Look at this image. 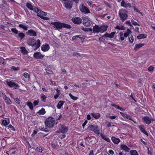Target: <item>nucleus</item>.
I'll list each match as a JSON object with an SVG mask.
<instances>
[{
    "label": "nucleus",
    "mask_w": 155,
    "mask_h": 155,
    "mask_svg": "<svg viewBox=\"0 0 155 155\" xmlns=\"http://www.w3.org/2000/svg\"><path fill=\"white\" fill-rule=\"evenodd\" d=\"M134 10L136 11V12L140 13V14H142V13L140 12L136 8V7H134Z\"/></svg>",
    "instance_id": "obj_61"
},
{
    "label": "nucleus",
    "mask_w": 155,
    "mask_h": 155,
    "mask_svg": "<svg viewBox=\"0 0 155 155\" xmlns=\"http://www.w3.org/2000/svg\"><path fill=\"white\" fill-rule=\"evenodd\" d=\"M81 29L82 30L86 32H88L89 31L91 32L92 31V30L91 28L82 27Z\"/></svg>",
    "instance_id": "obj_28"
},
{
    "label": "nucleus",
    "mask_w": 155,
    "mask_h": 155,
    "mask_svg": "<svg viewBox=\"0 0 155 155\" xmlns=\"http://www.w3.org/2000/svg\"><path fill=\"white\" fill-rule=\"evenodd\" d=\"M79 9L80 11L84 13L88 14L90 12V11L88 8L84 6L83 4L81 5L79 7Z\"/></svg>",
    "instance_id": "obj_6"
},
{
    "label": "nucleus",
    "mask_w": 155,
    "mask_h": 155,
    "mask_svg": "<svg viewBox=\"0 0 155 155\" xmlns=\"http://www.w3.org/2000/svg\"><path fill=\"white\" fill-rule=\"evenodd\" d=\"M26 6L30 10H33V7L30 3H27L26 4Z\"/></svg>",
    "instance_id": "obj_32"
},
{
    "label": "nucleus",
    "mask_w": 155,
    "mask_h": 155,
    "mask_svg": "<svg viewBox=\"0 0 155 155\" xmlns=\"http://www.w3.org/2000/svg\"><path fill=\"white\" fill-rule=\"evenodd\" d=\"M23 76L24 77L26 78H29V75L28 73H25L23 74Z\"/></svg>",
    "instance_id": "obj_55"
},
{
    "label": "nucleus",
    "mask_w": 155,
    "mask_h": 155,
    "mask_svg": "<svg viewBox=\"0 0 155 155\" xmlns=\"http://www.w3.org/2000/svg\"><path fill=\"white\" fill-rule=\"evenodd\" d=\"M81 36V35H76L72 37V39L73 40H74L78 38H79L80 36Z\"/></svg>",
    "instance_id": "obj_50"
},
{
    "label": "nucleus",
    "mask_w": 155,
    "mask_h": 155,
    "mask_svg": "<svg viewBox=\"0 0 155 155\" xmlns=\"http://www.w3.org/2000/svg\"><path fill=\"white\" fill-rule=\"evenodd\" d=\"M130 4L129 3L126 4L124 0H122L121 3V6L127 8L128 7L130 6Z\"/></svg>",
    "instance_id": "obj_21"
},
{
    "label": "nucleus",
    "mask_w": 155,
    "mask_h": 155,
    "mask_svg": "<svg viewBox=\"0 0 155 155\" xmlns=\"http://www.w3.org/2000/svg\"><path fill=\"white\" fill-rule=\"evenodd\" d=\"M71 20L74 24L79 25L82 22V19L79 17L73 18Z\"/></svg>",
    "instance_id": "obj_10"
},
{
    "label": "nucleus",
    "mask_w": 155,
    "mask_h": 155,
    "mask_svg": "<svg viewBox=\"0 0 155 155\" xmlns=\"http://www.w3.org/2000/svg\"><path fill=\"white\" fill-rule=\"evenodd\" d=\"M91 115L96 119L99 118L100 117V115L99 113H91Z\"/></svg>",
    "instance_id": "obj_30"
},
{
    "label": "nucleus",
    "mask_w": 155,
    "mask_h": 155,
    "mask_svg": "<svg viewBox=\"0 0 155 155\" xmlns=\"http://www.w3.org/2000/svg\"><path fill=\"white\" fill-rule=\"evenodd\" d=\"M9 123V121H7L5 120H3L2 121V124L5 126H6Z\"/></svg>",
    "instance_id": "obj_43"
},
{
    "label": "nucleus",
    "mask_w": 155,
    "mask_h": 155,
    "mask_svg": "<svg viewBox=\"0 0 155 155\" xmlns=\"http://www.w3.org/2000/svg\"><path fill=\"white\" fill-rule=\"evenodd\" d=\"M64 102L62 101H60L59 102L57 106V107L58 109H60L62 106L63 105Z\"/></svg>",
    "instance_id": "obj_31"
},
{
    "label": "nucleus",
    "mask_w": 155,
    "mask_h": 155,
    "mask_svg": "<svg viewBox=\"0 0 155 155\" xmlns=\"http://www.w3.org/2000/svg\"><path fill=\"white\" fill-rule=\"evenodd\" d=\"M131 33V31L129 29H127L126 32L124 33V37H127L128 36H129L130 34Z\"/></svg>",
    "instance_id": "obj_25"
},
{
    "label": "nucleus",
    "mask_w": 155,
    "mask_h": 155,
    "mask_svg": "<svg viewBox=\"0 0 155 155\" xmlns=\"http://www.w3.org/2000/svg\"><path fill=\"white\" fill-rule=\"evenodd\" d=\"M107 27L105 25L101 26L100 27V32L101 33H103L104 32L106 31L107 30Z\"/></svg>",
    "instance_id": "obj_23"
},
{
    "label": "nucleus",
    "mask_w": 155,
    "mask_h": 155,
    "mask_svg": "<svg viewBox=\"0 0 155 155\" xmlns=\"http://www.w3.org/2000/svg\"><path fill=\"white\" fill-rule=\"evenodd\" d=\"M119 36L120 38H119V40L123 41L124 40V33L122 32H120L119 33Z\"/></svg>",
    "instance_id": "obj_35"
},
{
    "label": "nucleus",
    "mask_w": 155,
    "mask_h": 155,
    "mask_svg": "<svg viewBox=\"0 0 155 155\" xmlns=\"http://www.w3.org/2000/svg\"><path fill=\"white\" fill-rule=\"evenodd\" d=\"M49 68H45V70L46 71L47 73L48 74H50L52 73V71L49 70Z\"/></svg>",
    "instance_id": "obj_54"
},
{
    "label": "nucleus",
    "mask_w": 155,
    "mask_h": 155,
    "mask_svg": "<svg viewBox=\"0 0 155 155\" xmlns=\"http://www.w3.org/2000/svg\"><path fill=\"white\" fill-rule=\"evenodd\" d=\"M47 14V13L46 12L39 9V18L44 20H48L49 19V18L47 17H45V16Z\"/></svg>",
    "instance_id": "obj_8"
},
{
    "label": "nucleus",
    "mask_w": 155,
    "mask_h": 155,
    "mask_svg": "<svg viewBox=\"0 0 155 155\" xmlns=\"http://www.w3.org/2000/svg\"><path fill=\"white\" fill-rule=\"evenodd\" d=\"M101 136L102 138L103 139L108 142H110V140L108 137L105 136H103L102 134H101Z\"/></svg>",
    "instance_id": "obj_39"
},
{
    "label": "nucleus",
    "mask_w": 155,
    "mask_h": 155,
    "mask_svg": "<svg viewBox=\"0 0 155 155\" xmlns=\"http://www.w3.org/2000/svg\"><path fill=\"white\" fill-rule=\"evenodd\" d=\"M5 103L8 104H11L12 103V102L10 99V98L8 97L5 100Z\"/></svg>",
    "instance_id": "obj_47"
},
{
    "label": "nucleus",
    "mask_w": 155,
    "mask_h": 155,
    "mask_svg": "<svg viewBox=\"0 0 155 155\" xmlns=\"http://www.w3.org/2000/svg\"><path fill=\"white\" fill-rule=\"evenodd\" d=\"M61 70L63 74H65L66 73V71L64 68H62Z\"/></svg>",
    "instance_id": "obj_64"
},
{
    "label": "nucleus",
    "mask_w": 155,
    "mask_h": 155,
    "mask_svg": "<svg viewBox=\"0 0 155 155\" xmlns=\"http://www.w3.org/2000/svg\"><path fill=\"white\" fill-rule=\"evenodd\" d=\"M51 24L53 25V27L55 28L58 30L61 29L63 28L68 29H70L71 28L70 25L59 22H52Z\"/></svg>",
    "instance_id": "obj_1"
},
{
    "label": "nucleus",
    "mask_w": 155,
    "mask_h": 155,
    "mask_svg": "<svg viewBox=\"0 0 155 155\" xmlns=\"http://www.w3.org/2000/svg\"><path fill=\"white\" fill-rule=\"evenodd\" d=\"M73 55L77 56H80V54L77 52H74L73 53Z\"/></svg>",
    "instance_id": "obj_62"
},
{
    "label": "nucleus",
    "mask_w": 155,
    "mask_h": 155,
    "mask_svg": "<svg viewBox=\"0 0 155 155\" xmlns=\"http://www.w3.org/2000/svg\"><path fill=\"white\" fill-rule=\"evenodd\" d=\"M111 140L114 143H115V144L118 143L120 141V140L119 139L116 138L114 137H112Z\"/></svg>",
    "instance_id": "obj_24"
},
{
    "label": "nucleus",
    "mask_w": 155,
    "mask_h": 155,
    "mask_svg": "<svg viewBox=\"0 0 155 155\" xmlns=\"http://www.w3.org/2000/svg\"><path fill=\"white\" fill-rule=\"evenodd\" d=\"M115 31H113L111 32L110 34L106 33L105 34L106 37V38L107 37L110 38H112L114 37V35L115 34Z\"/></svg>",
    "instance_id": "obj_17"
},
{
    "label": "nucleus",
    "mask_w": 155,
    "mask_h": 155,
    "mask_svg": "<svg viewBox=\"0 0 155 155\" xmlns=\"http://www.w3.org/2000/svg\"><path fill=\"white\" fill-rule=\"evenodd\" d=\"M15 101L16 103L18 104H19L20 103V100L18 98H15Z\"/></svg>",
    "instance_id": "obj_57"
},
{
    "label": "nucleus",
    "mask_w": 155,
    "mask_h": 155,
    "mask_svg": "<svg viewBox=\"0 0 155 155\" xmlns=\"http://www.w3.org/2000/svg\"><path fill=\"white\" fill-rule=\"evenodd\" d=\"M103 9L102 8L100 7V5H99L98 6H97L96 7V8H95V10L97 11H99L102 10Z\"/></svg>",
    "instance_id": "obj_48"
},
{
    "label": "nucleus",
    "mask_w": 155,
    "mask_h": 155,
    "mask_svg": "<svg viewBox=\"0 0 155 155\" xmlns=\"http://www.w3.org/2000/svg\"><path fill=\"white\" fill-rule=\"evenodd\" d=\"M64 6L68 9H70L72 7V3L70 1L67 0L64 3Z\"/></svg>",
    "instance_id": "obj_12"
},
{
    "label": "nucleus",
    "mask_w": 155,
    "mask_h": 155,
    "mask_svg": "<svg viewBox=\"0 0 155 155\" xmlns=\"http://www.w3.org/2000/svg\"><path fill=\"white\" fill-rule=\"evenodd\" d=\"M120 148L122 150H123L126 152H128L130 150V149L126 145L122 144L120 145Z\"/></svg>",
    "instance_id": "obj_18"
},
{
    "label": "nucleus",
    "mask_w": 155,
    "mask_h": 155,
    "mask_svg": "<svg viewBox=\"0 0 155 155\" xmlns=\"http://www.w3.org/2000/svg\"><path fill=\"white\" fill-rule=\"evenodd\" d=\"M143 121L146 124H150L151 122L154 120V119L148 116H145L142 118Z\"/></svg>",
    "instance_id": "obj_9"
},
{
    "label": "nucleus",
    "mask_w": 155,
    "mask_h": 155,
    "mask_svg": "<svg viewBox=\"0 0 155 155\" xmlns=\"http://www.w3.org/2000/svg\"><path fill=\"white\" fill-rule=\"evenodd\" d=\"M27 35L30 36L35 37L37 36L36 32L33 29H30L28 30L26 33Z\"/></svg>",
    "instance_id": "obj_14"
},
{
    "label": "nucleus",
    "mask_w": 155,
    "mask_h": 155,
    "mask_svg": "<svg viewBox=\"0 0 155 155\" xmlns=\"http://www.w3.org/2000/svg\"><path fill=\"white\" fill-rule=\"evenodd\" d=\"M45 125L49 128L53 127L54 124V119L52 117H49L45 121Z\"/></svg>",
    "instance_id": "obj_4"
},
{
    "label": "nucleus",
    "mask_w": 155,
    "mask_h": 155,
    "mask_svg": "<svg viewBox=\"0 0 155 155\" xmlns=\"http://www.w3.org/2000/svg\"><path fill=\"white\" fill-rule=\"evenodd\" d=\"M145 45L144 43H139L136 44L135 45L134 49L135 51H136L139 48Z\"/></svg>",
    "instance_id": "obj_16"
},
{
    "label": "nucleus",
    "mask_w": 155,
    "mask_h": 155,
    "mask_svg": "<svg viewBox=\"0 0 155 155\" xmlns=\"http://www.w3.org/2000/svg\"><path fill=\"white\" fill-rule=\"evenodd\" d=\"M92 30L94 33L98 34L100 32V27L97 25H95L94 26Z\"/></svg>",
    "instance_id": "obj_15"
},
{
    "label": "nucleus",
    "mask_w": 155,
    "mask_h": 155,
    "mask_svg": "<svg viewBox=\"0 0 155 155\" xmlns=\"http://www.w3.org/2000/svg\"><path fill=\"white\" fill-rule=\"evenodd\" d=\"M20 49L23 54H25L27 53L28 52L24 47H21Z\"/></svg>",
    "instance_id": "obj_34"
},
{
    "label": "nucleus",
    "mask_w": 155,
    "mask_h": 155,
    "mask_svg": "<svg viewBox=\"0 0 155 155\" xmlns=\"http://www.w3.org/2000/svg\"><path fill=\"white\" fill-rule=\"evenodd\" d=\"M129 41L130 43H132L133 42L134 40V38L133 36L131 35H129Z\"/></svg>",
    "instance_id": "obj_40"
},
{
    "label": "nucleus",
    "mask_w": 155,
    "mask_h": 155,
    "mask_svg": "<svg viewBox=\"0 0 155 155\" xmlns=\"http://www.w3.org/2000/svg\"><path fill=\"white\" fill-rule=\"evenodd\" d=\"M12 31L15 34H18V32H20V31H19L16 28H12L11 29Z\"/></svg>",
    "instance_id": "obj_41"
},
{
    "label": "nucleus",
    "mask_w": 155,
    "mask_h": 155,
    "mask_svg": "<svg viewBox=\"0 0 155 155\" xmlns=\"http://www.w3.org/2000/svg\"><path fill=\"white\" fill-rule=\"evenodd\" d=\"M50 49V46L48 44L45 43L41 47V50L44 52L48 51Z\"/></svg>",
    "instance_id": "obj_13"
},
{
    "label": "nucleus",
    "mask_w": 155,
    "mask_h": 155,
    "mask_svg": "<svg viewBox=\"0 0 155 155\" xmlns=\"http://www.w3.org/2000/svg\"><path fill=\"white\" fill-rule=\"evenodd\" d=\"M25 36V34L23 32H19L18 33V36L20 40H22Z\"/></svg>",
    "instance_id": "obj_27"
},
{
    "label": "nucleus",
    "mask_w": 155,
    "mask_h": 155,
    "mask_svg": "<svg viewBox=\"0 0 155 155\" xmlns=\"http://www.w3.org/2000/svg\"><path fill=\"white\" fill-rule=\"evenodd\" d=\"M135 30L137 32H139V28L138 27H135Z\"/></svg>",
    "instance_id": "obj_63"
},
{
    "label": "nucleus",
    "mask_w": 155,
    "mask_h": 155,
    "mask_svg": "<svg viewBox=\"0 0 155 155\" xmlns=\"http://www.w3.org/2000/svg\"><path fill=\"white\" fill-rule=\"evenodd\" d=\"M120 114L122 116L126 118L127 119H128L129 120H133L131 118V117L130 116L126 114H125L121 112H120Z\"/></svg>",
    "instance_id": "obj_22"
},
{
    "label": "nucleus",
    "mask_w": 155,
    "mask_h": 155,
    "mask_svg": "<svg viewBox=\"0 0 155 155\" xmlns=\"http://www.w3.org/2000/svg\"><path fill=\"white\" fill-rule=\"evenodd\" d=\"M88 129L93 131L97 135L100 134L99 128L96 125H91L88 127Z\"/></svg>",
    "instance_id": "obj_5"
},
{
    "label": "nucleus",
    "mask_w": 155,
    "mask_h": 155,
    "mask_svg": "<svg viewBox=\"0 0 155 155\" xmlns=\"http://www.w3.org/2000/svg\"><path fill=\"white\" fill-rule=\"evenodd\" d=\"M27 43L28 45L31 46H34L36 45V49L39 48V39H38L36 41L33 38H30L27 40Z\"/></svg>",
    "instance_id": "obj_3"
},
{
    "label": "nucleus",
    "mask_w": 155,
    "mask_h": 155,
    "mask_svg": "<svg viewBox=\"0 0 155 155\" xmlns=\"http://www.w3.org/2000/svg\"><path fill=\"white\" fill-rule=\"evenodd\" d=\"M81 35L82 36H80L79 38H80L82 42H83L84 41V39H85L84 36L83 35Z\"/></svg>",
    "instance_id": "obj_53"
},
{
    "label": "nucleus",
    "mask_w": 155,
    "mask_h": 155,
    "mask_svg": "<svg viewBox=\"0 0 155 155\" xmlns=\"http://www.w3.org/2000/svg\"><path fill=\"white\" fill-rule=\"evenodd\" d=\"M46 113V111L44 108H42L41 109L39 110V114L44 115Z\"/></svg>",
    "instance_id": "obj_38"
},
{
    "label": "nucleus",
    "mask_w": 155,
    "mask_h": 155,
    "mask_svg": "<svg viewBox=\"0 0 155 155\" xmlns=\"http://www.w3.org/2000/svg\"><path fill=\"white\" fill-rule=\"evenodd\" d=\"M131 155H139L137 152L136 150H131L130 151Z\"/></svg>",
    "instance_id": "obj_42"
},
{
    "label": "nucleus",
    "mask_w": 155,
    "mask_h": 155,
    "mask_svg": "<svg viewBox=\"0 0 155 155\" xmlns=\"http://www.w3.org/2000/svg\"><path fill=\"white\" fill-rule=\"evenodd\" d=\"M47 97L43 94H41L40 95V98L41 101L44 102H46V99Z\"/></svg>",
    "instance_id": "obj_36"
},
{
    "label": "nucleus",
    "mask_w": 155,
    "mask_h": 155,
    "mask_svg": "<svg viewBox=\"0 0 155 155\" xmlns=\"http://www.w3.org/2000/svg\"><path fill=\"white\" fill-rule=\"evenodd\" d=\"M33 11L37 13V15L39 16V9L36 7H35L33 8Z\"/></svg>",
    "instance_id": "obj_46"
},
{
    "label": "nucleus",
    "mask_w": 155,
    "mask_h": 155,
    "mask_svg": "<svg viewBox=\"0 0 155 155\" xmlns=\"http://www.w3.org/2000/svg\"><path fill=\"white\" fill-rule=\"evenodd\" d=\"M27 105L29 107L30 109L31 110L33 108V106L32 103L31 102H28L27 103Z\"/></svg>",
    "instance_id": "obj_45"
},
{
    "label": "nucleus",
    "mask_w": 155,
    "mask_h": 155,
    "mask_svg": "<svg viewBox=\"0 0 155 155\" xmlns=\"http://www.w3.org/2000/svg\"><path fill=\"white\" fill-rule=\"evenodd\" d=\"M8 85L11 87H13L14 89H16L17 87H19V86L18 84L13 82L11 81H8L6 82Z\"/></svg>",
    "instance_id": "obj_11"
},
{
    "label": "nucleus",
    "mask_w": 155,
    "mask_h": 155,
    "mask_svg": "<svg viewBox=\"0 0 155 155\" xmlns=\"http://www.w3.org/2000/svg\"><path fill=\"white\" fill-rule=\"evenodd\" d=\"M132 24L134 26L137 25L140 26V25L136 22L134 21V20H131Z\"/></svg>",
    "instance_id": "obj_52"
},
{
    "label": "nucleus",
    "mask_w": 155,
    "mask_h": 155,
    "mask_svg": "<svg viewBox=\"0 0 155 155\" xmlns=\"http://www.w3.org/2000/svg\"><path fill=\"white\" fill-rule=\"evenodd\" d=\"M68 129L67 127H62L58 131V132L60 133H64L67 131Z\"/></svg>",
    "instance_id": "obj_19"
},
{
    "label": "nucleus",
    "mask_w": 155,
    "mask_h": 155,
    "mask_svg": "<svg viewBox=\"0 0 155 155\" xmlns=\"http://www.w3.org/2000/svg\"><path fill=\"white\" fill-rule=\"evenodd\" d=\"M70 97L73 100L75 101L78 99V98L77 97L73 96L71 93L69 94Z\"/></svg>",
    "instance_id": "obj_44"
},
{
    "label": "nucleus",
    "mask_w": 155,
    "mask_h": 155,
    "mask_svg": "<svg viewBox=\"0 0 155 155\" xmlns=\"http://www.w3.org/2000/svg\"><path fill=\"white\" fill-rule=\"evenodd\" d=\"M106 38V37L105 36V34L103 35L102 36L100 37L99 38V40L100 41H101L102 42H104Z\"/></svg>",
    "instance_id": "obj_29"
},
{
    "label": "nucleus",
    "mask_w": 155,
    "mask_h": 155,
    "mask_svg": "<svg viewBox=\"0 0 155 155\" xmlns=\"http://www.w3.org/2000/svg\"><path fill=\"white\" fill-rule=\"evenodd\" d=\"M127 13V11L126 9H121L119 11V15L122 22H124L127 19L128 17Z\"/></svg>",
    "instance_id": "obj_2"
},
{
    "label": "nucleus",
    "mask_w": 155,
    "mask_h": 155,
    "mask_svg": "<svg viewBox=\"0 0 155 155\" xmlns=\"http://www.w3.org/2000/svg\"><path fill=\"white\" fill-rule=\"evenodd\" d=\"M147 37V35L145 34H140L137 36L138 39L145 38Z\"/></svg>",
    "instance_id": "obj_26"
},
{
    "label": "nucleus",
    "mask_w": 155,
    "mask_h": 155,
    "mask_svg": "<svg viewBox=\"0 0 155 155\" xmlns=\"http://www.w3.org/2000/svg\"><path fill=\"white\" fill-rule=\"evenodd\" d=\"M87 120H86L84 122L82 126L83 127V128H84V127L86 125L87 123Z\"/></svg>",
    "instance_id": "obj_59"
},
{
    "label": "nucleus",
    "mask_w": 155,
    "mask_h": 155,
    "mask_svg": "<svg viewBox=\"0 0 155 155\" xmlns=\"http://www.w3.org/2000/svg\"><path fill=\"white\" fill-rule=\"evenodd\" d=\"M111 105L113 107H114L118 109V108H119V106L117 105H116L114 104H111Z\"/></svg>",
    "instance_id": "obj_60"
},
{
    "label": "nucleus",
    "mask_w": 155,
    "mask_h": 155,
    "mask_svg": "<svg viewBox=\"0 0 155 155\" xmlns=\"http://www.w3.org/2000/svg\"><path fill=\"white\" fill-rule=\"evenodd\" d=\"M44 56L45 55H43L41 54L40 52H39V59L43 58Z\"/></svg>",
    "instance_id": "obj_58"
},
{
    "label": "nucleus",
    "mask_w": 155,
    "mask_h": 155,
    "mask_svg": "<svg viewBox=\"0 0 155 155\" xmlns=\"http://www.w3.org/2000/svg\"><path fill=\"white\" fill-rule=\"evenodd\" d=\"M124 24H125L127 25L128 26H129L130 27H133L131 23V22L130 21H126Z\"/></svg>",
    "instance_id": "obj_49"
},
{
    "label": "nucleus",
    "mask_w": 155,
    "mask_h": 155,
    "mask_svg": "<svg viewBox=\"0 0 155 155\" xmlns=\"http://www.w3.org/2000/svg\"><path fill=\"white\" fill-rule=\"evenodd\" d=\"M115 28L116 29H118L119 30H125V28L124 26H123V25H121L120 26L118 25H117L115 27Z\"/></svg>",
    "instance_id": "obj_33"
},
{
    "label": "nucleus",
    "mask_w": 155,
    "mask_h": 155,
    "mask_svg": "<svg viewBox=\"0 0 155 155\" xmlns=\"http://www.w3.org/2000/svg\"><path fill=\"white\" fill-rule=\"evenodd\" d=\"M34 57L36 58H39V52H37L34 54Z\"/></svg>",
    "instance_id": "obj_51"
},
{
    "label": "nucleus",
    "mask_w": 155,
    "mask_h": 155,
    "mask_svg": "<svg viewBox=\"0 0 155 155\" xmlns=\"http://www.w3.org/2000/svg\"><path fill=\"white\" fill-rule=\"evenodd\" d=\"M139 127L141 132L147 135V136H148V134L146 131L145 129L143 126L140 125L139 126Z\"/></svg>",
    "instance_id": "obj_20"
},
{
    "label": "nucleus",
    "mask_w": 155,
    "mask_h": 155,
    "mask_svg": "<svg viewBox=\"0 0 155 155\" xmlns=\"http://www.w3.org/2000/svg\"><path fill=\"white\" fill-rule=\"evenodd\" d=\"M83 20V24L86 26L89 27L92 24V21L88 18L85 17L82 18Z\"/></svg>",
    "instance_id": "obj_7"
},
{
    "label": "nucleus",
    "mask_w": 155,
    "mask_h": 155,
    "mask_svg": "<svg viewBox=\"0 0 155 155\" xmlns=\"http://www.w3.org/2000/svg\"><path fill=\"white\" fill-rule=\"evenodd\" d=\"M18 26L20 28H22L25 30L26 31L28 30V27L22 24H19Z\"/></svg>",
    "instance_id": "obj_37"
},
{
    "label": "nucleus",
    "mask_w": 155,
    "mask_h": 155,
    "mask_svg": "<svg viewBox=\"0 0 155 155\" xmlns=\"http://www.w3.org/2000/svg\"><path fill=\"white\" fill-rule=\"evenodd\" d=\"M38 100L35 101L33 102V104L34 106H35L37 105L38 103Z\"/></svg>",
    "instance_id": "obj_56"
}]
</instances>
